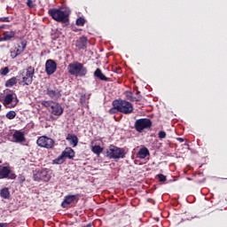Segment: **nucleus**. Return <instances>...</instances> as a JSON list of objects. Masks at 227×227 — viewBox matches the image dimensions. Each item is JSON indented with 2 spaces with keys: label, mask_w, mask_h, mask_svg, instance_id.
Returning <instances> with one entry per match:
<instances>
[{
  "label": "nucleus",
  "mask_w": 227,
  "mask_h": 227,
  "mask_svg": "<svg viewBox=\"0 0 227 227\" xmlns=\"http://www.w3.org/2000/svg\"><path fill=\"white\" fill-rule=\"evenodd\" d=\"M48 15L51 17L56 22H61L62 24H68L70 22V15L67 11H63L58 8H51L48 10Z\"/></svg>",
  "instance_id": "obj_1"
},
{
  "label": "nucleus",
  "mask_w": 227,
  "mask_h": 227,
  "mask_svg": "<svg viewBox=\"0 0 227 227\" xmlns=\"http://www.w3.org/2000/svg\"><path fill=\"white\" fill-rule=\"evenodd\" d=\"M67 72L70 75H74V77H86L88 68L82 63L75 61L67 66Z\"/></svg>",
  "instance_id": "obj_2"
},
{
  "label": "nucleus",
  "mask_w": 227,
  "mask_h": 227,
  "mask_svg": "<svg viewBox=\"0 0 227 227\" xmlns=\"http://www.w3.org/2000/svg\"><path fill=\"white\" fill-rule=\"evenodd\" d=\"M19 77H22L19 82L20 86H31L33 84V77H35V67H28L19 72Z\"/></svg>",
  "instance_id": "obj_3"
},
{
  "label": "nucleus",
  "mask_w": 227,
  "mask_h": 227,
  "mask_svg": "<svg viewBox=\"0 0 227 227\" xmlns=\"http://www.w3.org/2000/svg\"><path fill=\"white\" fill-rule=\"evenodd\" d=\"M125 149L118 147L116 145H111L108 149H106V157L109 159H125Z\"/></svg>",
  "instance_id": "obj_4"
},
{
  "label": "nucleus",
  "mask_w": 227,
  "mask_h": 227,
  "mask_svg": "<svg viewBox=\"0 0 227 227\" xmlns=\"http://www.w3.org/2000/svg\"><path fill=\"white\" fill-rule=\"evenodd\" d=\"M115 102L117 103L116 107L119 113L122 114H131V113L134 112L132 103L123 99H115Z\"/></svg>",
  "instance_id": "obj_5"
},
{
  "label": "nucleus",
  "mask_w": 227,
  "mask_h": 227,
  "mask_svg": "<svg viewBox=\"0 0 227 227\" xmlns=\"http://www.w3.org/2000/svg\"><path fill=\"white\" fill-rule=\"evenodd\" d=\"M17 178V174L12 170L11 166H2L0 165V180H15Z\"/></svg>",
  "instance_id": "obj_6"
},
{
  "label": "nucleus",
  "mask_w": 227,
  "mask_h": 227,
  "mask_svg": "<svg viewBox=\"0 0 227 227\" xmlns=\"http://www.w3.org/2000/svg\"><path fill=\"white\" fill-rule=\"evenodd\" d=\"M36 144L38 146H40V148L52 150V148H54V145H56V142L54 141V139L47 136H42L37 138Z\"/></svg>",
  "instance_id": "obj_7"
},
{
  "label": "nucleus",
  "mask_w": 227,
  "mask_h": 227,
  "mask_svg": "<svg viewBox=\"0 0 227 227\" xmlns=\"http://www.w3.org/2000/svg\"><path fill=\"white\" fill-rule=\"evenodd\" d=\"M137 132H143L145 129H152V120L148 118L137 119L135 121Z\"/></svg>",
  "instance_id": "obj_8"
},
{
  "label": "nucleus",
  "mask_w": 227,
  "mask_h": 227,
  "mask_svg": "<svg viewBox=\"0 0 227 227\" xmlns=\"http://www.w3.org/2000/svg\"><path fill=\"white\" fill-rule=\"evenodd\" d=\"M51 174L49 173V169L43 168L42 170H38L34 173V180L35 182H49L51 180Z\"/></svg>",
  "instance_id": "obj_9"
},
{
  "label": "nucleus",
  "mask_w": 227,
  "mask_h": 227,
  "mask_svg": "<svg viewBox=\"0 0 227 227\" xmlns=\"http://www.w3.org/2000/svg\"><path fill=\"white\" fill-rule=\"evenodd\" d=\"M74 201H79V195H67L61 203V207L62 208H68Z\"/></svg>",
  "instance_id": "obj_10"
},
{
  "label": "nucleus",
  "mask_w": 227,
  "mask_h": 227,
  "mask_svg": "<svg viewBox=\"0 0 227 227\" xmlns=\"http://www.w3.org/2000/svg\"><path fill=\"white\" fill-rule=\"evenodd\" d=\"M58 68V64L52 59H49L45 63V72L47 75H52Z\"/></svg>",
  "instance_id": "obj_11"
},
{
  "label": "nucleus",
  "mask_w": 227,
  "mask_h": 227,
  "mask_svg": "<svg viewBox=\"0 0 227 227\" xmlns=\"http://www.w3.org/2000/svg\"><path fill=\"white\" fill-rule=\"evenodd\" d=\"M46 95L51 98V100H59V98H61V90L57 88H47L46 90Z\"/></svg>",
  "instance_id": "obj_12"
},
{
  "label": "nucleus",
  "mask_w": 227,
  "mask_h": 227,
  "mask_svg": "<svg viewBox=\"0 0 227 227\" xmlns=\"http://www.w3.org/2000/svg\"><path fill=\"white\" fill-rule=\"evenodd\" d=\"M49 111L53 116H61L63 114L64 109L59 103L53 102L51 107L49 108Z\"/></svg>",
  "instance_id": "obj_13"
},
{
  "label": "nucleus",
  "mask_w": 227,
  "mask_h": 227,
  "mask_svg": "<svg viewBox=\"0 0 227 227\" xmlns=\"http://www.w3.org/2000/svg\"><path fill=\"white\" fill-rule=\"evenodd\" d=\"M75 47L79 49V51H85V49H88V37H79L75 42Z\"/></svg>",
  "instance_id": "obj_14"
},
{
  "label": "nucleus",
  "mask_w": 227,
  "mask_h": 227,
  "mask_svg": "<svg viewBox=\"0 0 227 227\" xmlns=\"http://www.w3.org/2000/svg\"><path fill=\"white\" fill-rule=\"evenodd\" d=\"M12 102H13V94H12V93L6 94L3 99V104H4V107H9L10 109H12V107H15V106H17V104H15V105L9 106L10 104H12Z\"/></svg>",
  "instance_id": "obj_15"
},
{
  "label": "nucleus",
  "mask_w": 227,
  "mask_h": 227,
  "mask_svg": "<svg viewBox=\"0 0 227 227\" xmlns=\"http://www.w3.org/2000/svg\"><path fill=\"white\" fill-rule=\"evenodd\" d=\"M62 155L64 159H74L75 157V151L72 149V147H66L65 150L62 152Z\"/></svg>",
  "instance_id": "obj_16"
},
{
  "label": "nucleus",
  "mask_w": 227,
  "mask_h": 227,
  "mask_svg": "<svg viewBox=\"0 0 227 227\" xmlns=\"http://www.w3.org/2000/svg\"><path fill=\"white\" fill-rule=\"evenodd\" d=\"M66 139L67 141L69 142V144L71 145V146H73V148H75V146L79 145V138L74 134H67V137H66Z\"/></svg>",
  "instance_id": "obj_17"
},
{
  "label": "nucleus",
  "mask_w": 227,
  "mask_h": 227,
  "mask_svg": "<svg viewBox=\"0 0 227 227\" xmlns=\"http://www.w3.org/2000/svg\"><path fill=\"white\" fill-rule=\"evenodd\" d=\"M12 137L15 140V143H24V141H26V137L24 136V133L19 130H16L13 133Z\"/></svg>",
  "instance_id": "obj_18"
},
{
  "label": "nucleus",
  "mask_w": 227,
  "mask_h": 227,
  "mask_svg": "<svg viewBox=\"0 0 227 227\" xmlns=\"http://www.w3.org/2000/svg\"><path fill=\"white\" fill-rule=\"evenodd\" d=\"M148 155H150V151L145 146L140 148L138 153H137V159H146Z\"/></svg>",
  "instance_id": "obj_19"
},
{
  "label": "nucleus",
  "mask_w": 227,
  "mask_h": 227,
  "mask_svg": "<svg viewBox=\"0 0 227 227\" xmlns=\"http://www.w3.org/2000/svg\"><path fill=\"white\" fill-rule=\"evenodd\" d=\"M94 76L98 77L99 81H105V82L109 81V78H107V76H106L104 73H102V70L100 68L96 69V71L94 72Z\"/></svg>",
  "instance_id": "obj_20"
},
{
  "label": "nucleus",
  "mask_w": 227,
  "mask_h": 227,
  "mask_svg": "<svg viewBox=\"0 0 227 227\" xmlns=\"http://www.w3.org/2000/svg\"><path fill=\"white\" fill-rule=\"evenodd\" d=\"M22 45H23V49H15L13 51H11V58L12 59H15L17 56H20V54H22V52L26 51V44L24 43Z\"/></svg>",
  "instance_id": "obj_21"
},
{
  "label": "nucleus",
  "mask_w": 227,
  "mask_h": 227,
  "mask_svg": "<svg viewBox=\"0 0 227 227\" xmlns=\"http://www.w3.org/2000/svg\"><path fill=\"white\" fill-rule=\"evenodd\" d=\"M2 40L4 42H8V40H12V38H15V31H6L3 34Z\"/></svg>",
  "instance_id": "obj_22"
},
{
  "label": "nucleus",
  "mask_w": 227,
  "mask_h": 227,
  "mask_svg": "<svg viewBox=\"0 0 227 227\" xmlns=\"http://www.w3.org/2000/svg\"><path fill=\"white\" fill-rule=\"evenodd\" d=\"M80 103L83 107H88V104H90V96L82 94L80 97Z\"/></svg>",
  "instance_id": "obj_23"
},
{
  "label": "nucleus",
  "mask_w": 227,
  "mask_h": 227,
  "mask_svg": "<svg viewBox=\"0 0 227 227\" xmlns=\"http://www.w3.org/2000/svg\"><path fill=\"white\" fill-rule=\"evenodd\" d=\"M0 197L4 200H10V190L6 187L0 191Z\"/></svg>",
  "instance_id": "obj_24"
},
{
  "label": "nucleus",
  "mask_w": 227,
  "mask_h": 227,
  "mask_svg": "<svg viewBox=\"0 0 227 227\" xmlns=\"http://www.w3.org/2000/svg\"><path fill=\"white\" fill-rule=\"evenodd\" d=\"M17 84V77L13 76L5 82L6 88H13Z\"/></svg>",
  "instance_id": "obj_25"
},
{
  "label": "nucleus",
  "mask_w": 227,
  "mask_h": 227,
  "mask_svg": "<svg viewBox=\"0 0 227 227\" xmlns=\"http://www.w3.org/2000/svg\"><path fill=\"white\" fill-rule=\"evenodd\" d=\"M118 103H116V99L114 100L112 103L113 108H110L108 111L109 114H117V113H120V111H118V107H116Z\"/></svg>",
  "instance_id": "obj_26"
},
{
  "label": "nucleus",
  "mask_w": 227,
  "mask_h": 227,
  "mask_svg": "<svg viewBox=\"0 0 227 227\" xmlns=\"http://www.w3.org/2000/svg\"><path fill=\"white\" fill-rule=\"evenodd\" d=\"M91 152H93L96 155H100V153L104 152V148H102L100 145H93L91 147Z\"/></svg>",
  "instance_id": "obj_27"
},
{
  "label": "nucleus",
  "mask_w": 227,
  "mask_h": 227,
  "mask_svg": "<svg viewBox=\"0 0 227 227\" xmlns=\"http://www.w3.org/2000/svg\"><path fill=\"white\" fill-rule=\"evenodd\" d=\"M63 162H65V158L62 153L52 160V164H63Z\"/></svg>",
  "instance_id": "obj_28"
},
{
  "label": "nucleus",
  "mask_w": 227,
  "mask_h": 227,
  "mask_svg": "<svg viewBox=\"0 0 227 227\" xmlns=\"http://www.w3.org/2000/svg\"><path fill=\"white\" fill-rule=\"evenodd\" d=\"M7 120H15V116H17V113L15 111H9L6 114H5Z\"/></svg>",
  "instance_id": "obj_29"
},
{
  "label": "nucleus",
  "mask_w": 227,
  "mask_h": 227,
  "mask_svg": "<svg viewBox=\"0 0 227 227\" xmlns=\"http://www.w3.org/2000/svg\"><path fill=\"white\" fill-rule=\"evenodd\" d=\"M52 104H54V101H42L41 102V106H43V107H46V109H51V107L52 106Z\"/></svg>",
  "instance_id": "obj_30"
},
{
  "label": "nucleus",
  "mask_w": 227,
  "mask_h": 227,
  "mask_svg": "<svg viewBox=\"0 0 227 227\" xmlns=\"http://www.w3.org/2000/svg\"><path fill=\"white\" fill-rule=\"evenodd\" d=\"M24 44H25V49H26V47H27V41L21 40V42L17 44V48H15V49H24Z\"/></svg>",
  "instance_id": "obj_31"
},
{
  "label": "nucleus",
  "mask_w": 227,
  "mask_h": 227,
  "mask_svg": "<svg viewBox=\"0 0 227 227\" xmlns=\"http://www.w3.org/2000/svg\"><path fill=\"white\" fill-rule=\"evenodd\" d=\"M8 74H10V67H5L0 69L1 75H8Z\"/></svg>",
  "instance_id": "obj_32"
},
{
  "label": "nucleus",
  "mask_w": 227,
  "mask_h": 227,
  "mask_svg": "<svg viewBox=\"0 0 227 227\" xmlns=\"http://www.w3.org/2000/svg\"><path fill=\"white\" fill-rule=\"evenodd\" d=\"M86 24V20L84 18H78L76 20V26H84Z\"/></svg>",
  "instance_id": "obj_33"
},
{
  "label": "nucleus",
  "mask_w": 227,
  "mask_h": 227,
  "mask_svg": "<svg viewBox=\"0 0 227 227\" xmlns=\"http://www.w3.org/2000/svg\"><path fill=\"white\" fill-rule=\"evenodd\" d=\"M141 98H143V97L141 96H137V97H130L129 100H131V102H140Z\"/></svg>",
  "instance_id": "obj_34"
},
{
  "label": "nucleus",
  "mask_w": 227,
  "mask_h": 227,
  "mask_svg": "<svg viewBox=\"0 0 227 227\" xmlns=\"http://www.w3.org/2000/svg\"><path fill=\"white\" fill-rule=\"evenodd\" d=\"M27 6H28V8H35L36 6V4L33 3V0H27Z\"/></svg>",
  "instance_id": "obj_35"
},
{
  "label": "nucleus",
  "mask_w": 227,
  "mask_h": 227,
  "mask_svg": "<svg viewBox=\"0 0 227 227\" xmlns=\"http://www.w3.org/2000/svg\"><path fill=\"white\" fill-rule=\"evenodd\" d=\"M157 177L159 179V182H166V180H167L166 176H164L163 174H159L157 176Z\"/></svg>",
  "instance_id": "obj_36"
},
{
  "label": "nucleus",
  "mask_w": 227,
  "mask_h": 227,
  "mask_svg": "<svg viewBox=\"0 0 227 227\" xmlns=\"http://www.w3.org/2000/svg\"><path fill=\"white\" fill-rule=\"evenodd\" d=\"M158 137L160 139H166V131H160L159 134H158Z\"/></svg>",
  "instance_id": "obj_37"
},
{
  "label": "nucleus",
  "mask_w": 227,
  "mask_h": 227,
  "mask_svg": "<svg viewBox=\"0 0 227 227\" xmlns=\"http://www.w3.org/2000/svg\"><path fill=\"white\" fill-rule=\"evenodd\" d=\"M0 22H12L10 17H2L0 18Z\"/></svg>",
  "instance_id": "obj_38"
},
{
  "label": "nucleus",
  "mask_w": 227,
  "mask_h": 227,
  "mask_svg": "<svg viewBox=\"0 0 227 227\" xmlns=\"http://www.w3.org/2000/svg\"><path fill=\"white\" fill-rule=\"evenodd\" d=\"M20 184H24L26 182V177L24 176H21L19 177Z\"/></svg>",
  "instance_id": "obj_39"
},
{
  "label": "nucleus",
  "mask_w": 227,
  "mask_h": 227,
  "mask_svg": "<svg viewBox=\"0 0 227 227\" xmlns=\"http://www.w3.org/2000/svg\"><path fill=\"white\" fill-rule=\"evenodd\" d=\"M0 227H8L7 223H0Z\"/></svg>",
  "instance_id": "obj_40"
},
{
  "label": "nucleus",
  "mask_w": 227,
  "mask_h": 227,
  "mask_svg": "<svg viewBox=\"0 0 227 227\" xmlns=\"http://www.w3.org/2000/svg\"><path fill=\"white\" fill-rule=\"evenodd\" d=\"M176 139L179 143H184V141H185L183 137H177Z\"/></svg>",
  "instance_id": "obj_41"
},
{
  "label": "nucleus",
  "mask_w": 227,
  "mask_h": 227,
  "mask_svg": "<svg viewBox=\"0 0 227 227\" xmlns=\"http://www.w3.org/2000/svg\"><path fill=\"white\" fill-rule=\"evenodd\" d=\"M130 97H132V92H129V95H128L129 100H130Z\"/></svg>",
  "instance_id": "obj_42"
},
{
  "label": "nucleus",
  "mask_w": 227,
  "mask_h": 227,
  "mask_svg": "<svg viewBox=\"0 0 227 227\" xmlns=\"http://www.w3.org/2000/svg\"><path fill=\"white\" fill-rule=\"evenodd\" d=\"M140 93L141 92L139 90H137L136 94L137 95V97H141Z\"/></svg>",
  "instance_id": "obj_43"
},
{
  "label": "nucleus",
  "mask_w": 227,
  "mask_h": 227,
  "mask_svg": "<svg viewBox=\"0 0 227 227\" xmlns=\"http://www.w3.org/2000/svg\"><path fill=\"white\" fill-rule=\"evenodd\" d=\"M3 100V98H0V102Z\"/></svg>",
  "instance_id": "obj_44"
},
{
  "label": "nucleus",
  "mask_w": 227,
  "mask_h": 227,
  "mask_svg": "<svg viewBox=\"0 0 227 227\" xmlns=\"http://www.w3.org/2000/svg\"><path fill=\"white\" fill-rule=\"evenodd\" d=\"M1 107H2V106H1V104H0V109H1Z\"/></svg>",
  "instance_id": "obj_45"
}]
</instances>
